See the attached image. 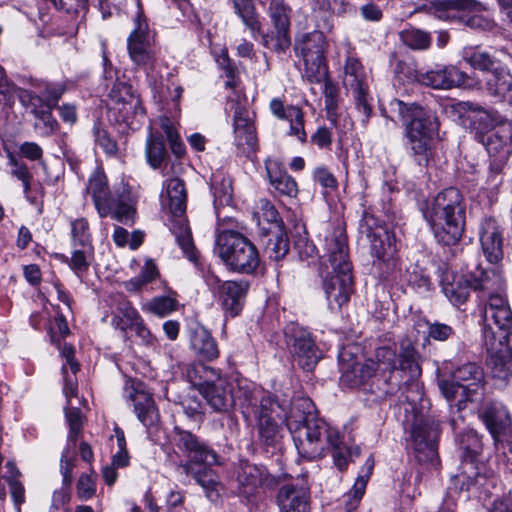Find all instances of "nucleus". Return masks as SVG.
I'll return each mask as SVG.
<instances>
[{"label": "nucleus", "mask_w": 512, "mask_h": 512, "mask_svg": "<svg viewBox=\"0 0 512 512\" xmlns=\"http://www.w3.org/2000/svg\"><path fill=\"white\" fill-rule=\"evenodd\" d=\"M39 87H42L41 94L46 100V105L53 107L57 106L58 101L66 91L64 83L43 82Z\"/></svg>", "instance_id": "052dcab7"}, {"label": "nucleus", "mask_w": 512, "mask_h": 512, "mask_svg": "<svg viewBox=\"0 0 512 512\" xmlns=\"http://www.w3.org/2000/svg\"><path fill=\"white\" fill-rule=\"evenodd\" d=\"M504 229L492 217H486L481 221L479 228L481 248L486 259L492 263H498L503 258Z\"/></svg>", "instance_id": "393cba45"}, {"label": "nucleus", "mask_w": 512, "mask_h": 512, "mask_svg": "<svg viewBox=\"0 0 512 512\" xmlns=\"http://www.w3.org/2000/svg\"><path fill=\"white\" fill-rule=\"evenodd\" d=\"M341 383L348 387H357L364 384L374 376L376 364L373 360H367L364 363L354 362L352 364L341 365Z\"/></svg>", "instance_id": "c9c22d12"}, {"label": "nucleus", "mask_w": 512, "mask_h": 512, "mask_svg": "<svg viewBox=\"0 0 512 512\" xmlns=\"http://www.w3.org/2000/svg\"><path fill=\"white\" fill-rule=\"evenodd\" d=\"M409 79L433 89H451L464 84L467 80L465 72L453 65H435L423 71L409 68Z\"/></svg>", "instance_id": "dca6fc26"}, {"label": "nucleus", "mask_w": 512, "mask_h": 512, "mask_svg": "<svg viewBox=\"0 0 512 512\" xmlns=\"http://www.w3.org/2000/svg\"><path fill=\"white\" fill-rule=\"evenodd\" d=\"M211 189L216 210L232 203L233 188L229 177L224 176L222 173H214L211 178Z\"/></svg>", "instance_id": "79ce46f5"}, {"label": "nucleus", "mask_w": 512, "mask_h": 512, "mask_svg": "<svg viewBox=\"0 0 512 512\" xmlns=\"http://www.w3.org/2000/svg\"><path fill=\"white\" fill-rule=\"evenodd\" d=\"M88 192L92 195L94 205L101 218L109 216L111 212V195L107 180L103 174H95L89 179Z\"/></svg>", "instance_id": "f704fd0d"}, {"label": "nucleus", "mask_w": 512, "mask_h": 512, "mask_svg": "<svg viewBox=\"0 0 512 512\" xmlns=\"http://www.w3.org/2000/svg\"><path fill=\"white\" fill-rule=\"evenodd\" d=\"M479 417L484 422L494 439L495 446L512 437V425L509 413L504 405L498 402H487L479 410Z\"/></svg>", "instance_id": "412c9836"}, {"label": "nucleus", "mask_w": 512, "mask_h": 512, "mask_svg": "<svg viewBox=\"0 0 512 512\" xmlns=\"http://www.w3.org/2000/svg\"><path fill=\"white\" fill-rule=\"evenodd\" d=\"M93 135L97 145H99L106 154L115 155L118 152L116 141L110 137L109 133L102 128L99 123L94 125Z\"/></svg>", "instance_id": "bf43d9fd"}, {"label": "nucleus", "mask_w": 512, "mask_h": 512, "mask_svg": "<svg viewBox=\"0 0 512 512\" xmlns=\"http://www.w3.org/2000/svg\"><path fill=\"white\" fill-rule=\"evenodd\" d=\"M325 48V36L319 30L299 35L294 44L295 54L303 58L305 65L311 63L318 68L324 61Z\"/></svg>", "instance_id": "a878e982"}, {"label": "nucleus", "mask_w": 512, "mask_h": 512, "mask_svg": "<svg viewBox=\"0 0 512 512\" xmlns=\"http://www.w3.org/2000/svg\"><path fill=\"white\" fill-rule=\"evenodd\" d=\"M390 106L405 125V136L414 161L426 167L432 157V140L438 133L437 117L415 103L408 105L398 99Z\"/></svg>", "instance_id": "39448f33"}, {"label": "nucleus", "mask_w": 512, "mask_h": 512, "mask_svg": "<svg viewBox=\"0 0 512 512\" xmlns=\"http://www.w3.org/2000/svg\"><path fill=\"white\" fill-rule=\"evenodd\" d=\"M288 430L303 458L315 460L331 449L334 464L339 470L346 468L350 450L343 444L339 432L316 415L311 399L301 398L295 402L288 418Z\"/></svg>", "instance_id": "f257e3e1"}, {"label": "nucleus", "mask_w": 512, "mask_h": 512, "mask_svg": "<svg viewBox=\"0 0 512 512\" xmlns=\"http://www.w3.org/2000/svg\"><path fill=\"white\" fill-rule=\"evenodd\" d=\"M140 314L128 301H122L113 314L111 325L123 333L127 334L128 329H132L134 322L138 320Z\"/></svg>", "instance_id": "37998d69"}, {"label": "nucleus", "mask_w": 512, "mask_h": 512, "mask_svg": "<svg viewBox=\"0 0 512 512\" xmlns=\"http://www.w3.org/2000/svg\"><path fill=\"white\" fill-rule=\"evenodd\" d=\"M6 468L8 469L9 475L5 476L4 479L8 483L13 503L17 508V511L20 512V506L25 502V488L19 481L21 473L16 465L11 461L6 463Z\"/></svg>", "instance_id": "09e8293b"}, {"label": "nucleus", "mask_w": 512, "mask_h": 512, "mask_svg": "<svg viewBox=\"0 0 512 512\" xmlns=\"http://www.w3.org/2000/svg\"><path fill=\"white\" fill-rule=\"evenodd\" d=\"M239 492L250 498L256 496L261 488L273 489L279 485V478L270 475L263 466L245 463L237 476Z\"/></svg>", "instance_id": "4be33fe9"}, {"label": "nucleus", "mask_w": 512, "mask_h": 512, "mask_svg": "<svg viewBox=\"0 0 512 512\" xmlns=\"http://www.w3.org/2000/svg\"><path fill=\"white\" fill-rule=\"evenodd\" d=\"M111 212L110 216L118 222L130 225L134 223L136 215L135 203L121 196L119 199H111Z\"/></svg>", "instance_id": "de8ad7c7"}, {"label": "nucleus", "mask_w": 512, "mask_h": 512, "mask_svg": "<svg viewBox=\"0 0 512 512\" xmlns=\"http://www.w3.org/2000/svg\"><path fill=\"white\" fill-rule=\"evenodd\" d=\"M285 343L294 361L305 371H311L320 359L311 334L296 323H289L284 328Z\"/></svg>", "instance_id": "ddd939ff"}, {"label": "nucleus", "mask_w": 512, "mask_h": 512, "mask_svg": "<svg viewBox=\"0 0 512 512\" xmlns=\"http://www.w3.org/2000/svg\"><path fill=\"white\" fill-rule=\"evenodd\" d=\"M127 50L130 60L140 68L153 69L156 64V53L149 35L146 19L138 13L134 19V29L127 39Z\"/></svg>", "instance_id": "4468645a"}, {"label": "nucleus", "mask_w": 512, "mask_h": 512, "mask_svg": "<svg viewBox=\"0 0 512 512\" xmlns=\"http://www.w3.org/2000/svg\"><path fill=\"white\" fill-rule=\"evenodd\" d=\"M276 504L280 512H310L309 489L293 483L284 484L278 490Z\"/></svg>", "instance_id": "cd10ccee"}, {"label": "nucleus", "mask_w": 512, "mask_h": 512, "mask_svg": "<svg viewBox=\"0 0 512 512\" xmlns=\"http://www.w3.org/2000/svg\"><path fill=\"white\" fill-rule=\"evenodd\" d=\"M265 168L269 182L275 190L282 195L296 196L298 191L297 183L279 161L268 159L265 161Z\"/></svg>", "instance_id": "72a5a7b5"}, {"label": "nucleus", "mask_w": 512, "mask_h": 512, "mask_svg": "<svg viewBox=\"0 0 512 512\" xmlns=\"http://www.w3.org/2000/svg\"><path fill=\"white\" fill-rule=\"evenodd\" d=\"M476 140L485 146L489 160L507 162L511 153L512 122L501 121L491 132H477Z\"/></svg>", "instance_id": "a211bd4d"}, {"label": "nucleus", "mask_w": 512, "mask_h": 512, "mask_svg": "<svg viewBox=\"0 0 512 512\" xmlns=\"http://www.w3.org/2000/svg\"><path fill=\"white\" fill-rule=\"evenodd\" d=\"M324 242L325 253L319 273L328 307L332 312H337L349 302L354 291L345 229L340 226L333 228L325 236Z\"/></svg>", "instance_id": "f03ea898"}, {"label": "nucleus", "mask_w": 512, "mask_h": 512, "mask_svg": "<svg viewBox=\"0 0 512 512\" xmlns=\"http://www.w3.org/2000/svg\"><path fill=\"white\" fill-rule=\"evenodd\" d=\"M427 340L445 342L455 335V330L448 324L439 321H426Z\"/></svg>", "instance_id": "13d9d810"}, {"label": "nucleus", "mask_w": 512, "mask_h": 512, "mask_svg": "<svg viewBox=\"0 0 512 512\" xmlns=\"http://www.w3.org/2000/svg\"><path fill=\"white\" fill-rule=\"evenodd\" d=\"M488 339L484 340L487 350V365L489 366L494 378L507 380L512 375V348L510 340H505V336H499L494 339L488 334Z\"/></svg>", "instance_id": "6ab92c4d"}, {"label": "nucleus", "mask_w": 512, "mask_h": 512, "mask_svg": "<svg viewBox=\"0 0 512 512\" xmlns=\"http://www.w3.org/2000/svg\"><path fill=\"white\" fill-rule=\"evenodd\" d=\"M453 379L471 391L470 386L479 387L484 380V372L476 363H466L459 366L452 374Z\"/></svg>", "instance_id": "c03bdc74"}, {"label": "nucleus", "mask_w": 512, "mask_h": 512, "mask_svg": "<svg viewBox=\"0 0 512 512\" xmlns=\"http://www.w3.org/2000/svg\"><path fill=\"white\" fill-rule=\"evenodd\" d=\"M459 22L465 24L471 29L491 31L495 27L493 19L480 14H461Z\"/></svg>", "instance_id": "e2e57ef3"}, {"label": "nucleus", "mask_w": 512, "mask_h": 512, "mask_svg": "<svg viewBox=\"0 0 512 512\" xmlns=\"http://www.w3.org/2000/svg\"><path fill=\"white\" fill-rule=\"evenodd\" d=\"M462 58L472 68L477 70L489 71L491 73L496 68L494 58L489 53L475 47H465L462 50Z\"/></svg>", "instance_id": "49530a36"}, {"label": "nucleus", "mask_w": 512, "mask_h": 512, "mask_svg": "<svg viewBox=\"0 0 512 512\" xmlns=\"http://www.w3.org/2000/svg\"><path fill=\"white\" fill-rule=\"evenodd\" d=\"M397 356L395 349L387 346L379 347L375 352L376 368L383 372L397 370Z\"/></svg>", "instance_id": "6e6d98bb"}, {"label": "nucleus", "mask_w": 512, "mask_h": 512, "mask_svg": "<svg viewBox=\"0 0 512 512\" xmlns=\"http://www.w3.org/2000/svg\"><path fill=\"white\" fill-rule=\"evenodd\" d=\"M301 398L280 401L276 396L264 391H256L250 397H246V408L256 418L259 439L264 446L276 447L280 443L283 428L276 418L285 419L288 427V418L294 409L295 402Z\"/></svg>", "instance_id": "423d86ee"}, {"label": "nucleus", "mask_w": 512, "mask_h": 512, "mask_svg": "<svg viewBox=\"0 0 512 512\" xmlns=\"http://www.w3.org/2000/svg\"><path fill=\"white\" fill-rule=\"evenodd\" d=\"M271 113L280 120L289 123L288 135L296 137L302 144L307 142V133L305 131L304 112L298 106H285L279 98H273L270 101Z\"/></svg>", "instance_id": "c85d7f7f"}, {"label": "nucleus", "mask_w": 512, "mask_h": 512, "mask_svg": "<svg viewBox=\"0 0 512 512\" xmlns=\"http://www.w3.org/2000/svg\"><path fill=\"white\" fill-rule=\"evenodd\" d=\"M365 466V474L360 475L351 490L343 496L344 509L346 512H355L365 493L367 482L374 467V461L371 457L367 459Z\"/></svg>", "instance_id": "ea45409f"}, {"label": "nucleus", "mask_w": 512, "mask_h": 512, "mask_svg": "<svg viewBox=\"0 0 512 512\" xmlns=\"http://www.w3.org/2000/svg\"><path fill=\"white\" fill-rule=\"evenodd\" d=\"M343 85L350 91L355 100L357 110L363 115V122H367L372 107L369 100L367 77L363 65L354 56H348L344 64Z\"/></svg>", "instance_id": "2eb2a0df"}, {"label": "nucleus", "mask_w": 512, "mask_h": 512, "mask_svg": "<svg viewBox=\"0 0 512 512\" xmlns=\"http://www.w3.org/2000/svg\"><path fill=\"white\" fill-rule=\"evenodd\" d=\"M189 345L200 361H213L219 357L216 340L210 331L201 325L189 329Z\"/></svg>", "instance_id": "7c9ffc66"}, {"label": "nucleus", "mask_w": 512, "mask_h": 512, "mask_svg": "<svg viewBox=\"0 0 512 512\" xmlns=\"http://www.w3.org/2000/svg\"><path fill=\"white\" fill-rule=\"evenodd\" d=\"M257 208L258 211L256 214L267 221L271 225L270 228H272V230H276L277 225L283 226L279 213L271 202L266 199H260Z\"/></svg>", "instance_id": "680f3d73"}, {"label": "nucleus", "mask_w": 512, "mask_h": 512, "mask_svg": "<svg viewBox=\"0 0 512 512\" xmlns=\"http://www.w3.org/2000/svg\"><path fill=\"white\" fill-rule=\"evenodd\" d=\"M401 39L405 45L412 49L424 50L431 44L429 33L419 29H407L401 33Z\"/></svg>", "instance_id": "5fc2aeb1"}, {"label": "nucleus", "mask_w": 512, "mask_h": 512, "mask_svg": "<svg viewBox=\"0 0 512 512\" xmlns=\"http://www.w3.org/2000/svg\"><path fill=\"white\" fill-rule=\"evenodd\" d=\"M471 111L477 112L475 118L472 121V130L474 137L476 138L477 132L488 133L494 130L501 121H499L496 115L491 112L483 110L480 106L475 104H468Z\"/></svg>", "instance_id": "8fccbe9b"}, {"label": "nucleus", "mask_w": 512, "mask_h": 512, "mask_svg": "<svg viewBox=\"0 0 512 512\" xmlns=\"http://www.w3.org/2000/svg\"><path fill=\"white\" fill-rule=\"evenodd\" d=\"M418 409L409 405L405 407L406 413L412 414L411 439L414 451L420 462H434L438 457V439L440 427L434 416L424 413V404Z\"/></svg>", "instance_id": "9d476101"}, {"label": "nucleus", "mask_w": 512, "mask_h": 512, "mask_svg": "<svg viewBox=\"0 0 512 512\" xmlns=\"http://www.w3.org/2000/svg\"><path fill=\"white\" fill-rule=\"evenodd\" d=\"M176 307L177 301L167 296L153 298L145 305L147 311L159 317L169 315Z\"/></svg>", "instance_id": "4d7b16f0"}, {"label": "nucleus", "mask_w": 512, "mask_h": 512, "mask_svg": "<svg viewBox=\"0 0 512 512\" xmlns=\"http://www.w3.org/2000/svg\"><path fill=\"white\" fill-rule=\"evenodd\" d=\"M495 448L500 453V459L505 468L512 473V436L499 444L497 443Z\"/></svg>", "instance_id": "774afa93"}, {"label": "nucleus", "mask_w": 512, "mask_h": 512, "mask_svg": "<svg viewBox=\"0 0 512 512\" xmlns=\"http://www.w3.org/2000/svg\"><path fill=\"white\" fill-rule=\"evenodd\" d=\"M71 245L73 248L79 245H93L89 223L86 218H77L70 221Z\"/></svg>", "instance_id": "864d4df0"}, {"label": "nucleus", "mask_w": 512, "mask_h": 512, "mask_svg": "<svg viewBox=\"0 0 512 512\" xmlns=\"http://www.w3.org/2000/svg\"><path fill=\"white\" fill-rule=\"evenodd\" d=\"M421 212L437 243L454 246L461 241L466 225V204L457 188L442 190L421 206Z\"/></svg>", "instance_id": "7ed1b4c3"}, {"label": "nucleus", "mask_w": 512, "mask_h": 512, "mask_svg": "<svg viewBox=\"0 0 512 512\" xmlns=\"http://www.w3.org/2000/svg\"><path fill=\"white\" fill-rule=\"evenodd\" d=\"M163 209L171 214L169 229L183 254L192 262L197 260V252L192 239V233L185 217L187 192L184 181L172 177L164 181L160 195Z\"/></svg>", "instance_id": "0eeeda50"}, {"label": "nucleus", "mask_w": 512, "mask_h": 512, "mask_svg": "<svg viewBox=\"0 0 512 512\" xmlns=\"http://www.w3.org/2000/svg\"><path fill=\"white\" fill-rule=\"evenodd\" d=\"M472 289L486 291L488 295L492 293L504 292L506 283L500 273L494 269L476 268L471 272Z\"/></svg>", "instance_id": "e433bc0d"}, {"label": "nucleus", "mask_w": 512, "mask_h": 512, "mask_svg": "<svg viewBox=\"0 0 512 512\" xmlns=\"http://www.w3.org/2000/svg\"><path fill=\"white\" fill-rule=\"evenodd\" d=\"M19 99L24 106L30 109L31 114L34 113V110H39L46 106V100L42 94L37 95L36 93L29 90H21Z\"/></svg>", "instance_id": "0e129e2a"}, {"label": "nucleus", "mask_w": 512, "mask_h": 512, "mask_svg": "<svg viewBox=\"0 0 512 512\" xmlns=\"http://www.w3.org/2000/svg\"><path fill=\"white\" fill-rule=\"evenodd\" d=\"M459 450L462 453V471L452 478L454 487L460 491L478 490L485 486L492 475L484 463L478 461L483 450L481 437L472 429L460 433L458 438Z\"/></svg>", "instance_id": "1a4fd4ad"}, {"label": "nucleus", "mask_w": 512, "mask_h": 512, "mask_svg": "<svg viewBox=\"0 0 512 512\" xmlns=\"http://www.w3.org/2000/svg\"><path fill=\"white\" fill-rule=\"evenodd\" d=\"M175 444L187 460L178 465V470L191 476L205 491L210 500L218 498L220 485L213 465H221L220 456L202 439L190 431L175 428Z\"/></svg>", "instance_id": "20e7f679"}, {"label": "nucleus", "mask_w": 512, "mask_h": 512, "mask_svg": "<svg viewBox=\"0 0 512 512\" xmlns=\"http://www.w3.org/2000/svg\"><path fill=\"white\" fill-rule=\"evenodd\" d=\"M484 320L483 339L487 340L488 334L494 339L499 336H505V340H510L512 336V310L510 307H504L499 311L482 313Z\"/></svg>", "instance_id": "2f4dec72"}, {"label": "nucleus", "mask_w": 512, "mask_h": 512, "mask_svg": "<svg viewBox=\"0 0 512 512\" xmlns=\"http://www.w3.org/2000/svg\"><path fill=\"white\" fill-rule=\"evenodd\" d=\"M182 373L193 386L198 387L199 392L204 382H210L219 374L214 368L202 363L187 364L182 368Z\"/></svg>", "instance_id": "a18cd8bd"}, {"label": "nucleus", "mask_w": 512, "mask_h": 512, "mask_svg": "<svg viewBox=\"0 0 512 512\" xmlns=\"http://www.w3.org/2000/svg\"><path fill=\"white\" fill-rule=\"evenodd\" d=\"M289 248V238L282 225H277L276 230L268 229L264 252L270 260H282L288 254Z\"/></svg>", "instance_id": "58836bf2"}, {"label": "nucleus", "mask_w": 512, "mask_h": 512, "mask_svg": "<svg viewBox=\"0 0 512 512\" xmlns=\"http://www.w3.org/2000/svg\"><path fill=\"white\" fill-rule=\"evenodd\" d=\"M145 153L147 161L152 168L156 169L161 166L167 155V151L160 135L149 134L146 141Z\"/></svg>", "instance_id": "3c124183"}, {"label": "nucleus", "mask_w": 512, "mask_h": 512, "mask_svg": "<svg viewBox=\"0 0 512 512\" xmlns=\"http://www.w3.org/2000/svg\"><path fill=\"white\" fill-rule=\"evenodd\" d=\"M324 87L323 93L325 97V107L328 112H331L337 108V86L327 77L326 73H323Z\"/></svg>", "instance_id": "338daca9"}, {"label": "nucleus", "mask_w": 512, "mask_h": 512, "mask_svg": "<svg viewBox=\"0 0 512 512\" xmlns=\"http://www.w3.org/2000/svg\"><path fill=\"white\" fill-rule=\"evenodd\" d=\"M215 252L232 272L250 275L260 265L256 246L245 235L235 230H223L217 235Z\"/></svg>", "instance_id": "6e6552de"}, {"label": "nucleus", "mask_w": 512, "mask_h": 512, "mask_svg": "<svg viewBox=\"0 0 512 512\" xmlns=\"http://www.w3.org/2000/svg\"><path fill=\"white\" fill-rule=\"evenodd\" d=\"M481 5L473 0H431L428 6L422 8L428 14L442 21L455 22L465 10L479 11Z\"/></svg>", "instance_id": "c756f323"}, {"label": "nucleus", "mask_w": 512, "mask_h": 512, "mask_svg": "<svg viewBox=\"0 0 512 512\" xmlns=\"http://www.w3.org/2000/svg\"><path fill=\"white\" fill-rule=\"evenodd\" d=\"M215 284V297L226 316L232 318L238 316L244 306L245 298L249 290V282L246 280L221 281L215 278Z\"/></svg>", "instance_id": "aec40b11"}, {"label": "nucleus", "mask_w": 512, "mask_h": 512, "mask_svg": "<svg viewBox=\"0 0 512 512\" xmlns=\"http://www.w3.org/2000/svg\"><path fill=\"white\" fill-rule=\"evenodd\" d=\"M360 231L368 238L372 254L384 261L395 250L386 227L370 213H364L360 222Z\"/></svg>", "instance_id": "5701e85b"}, {"label": "nucleus", "mask_w": 512, "mask_h": 512, "mask_svg": "<svg viewBox=\"0 0 512 512\" xmlns=\"http://www.w3.org/2000/svg\"><path fill=\"white\" fill-rule=\"evenodd\" d=\"M397 369L408 374L409 379L405 382L402 392L406 405L415 409V404L423 400V388L418 382L421 375V367L417 361V351L409 339L400 343V352L397 356Z\"/></svg>", "instance_id": "f8f14e48"}, {"label": "nucleus", "mask_w": 512, "mask_h": 512, "mask_svg": "<svg viewBox=\"0 0 512 512\" xmlns=\"http://www.w3.org/2000/svg\"><path fill=\"white\" fill-rule=\"evenodd\" d=\"M441 283L444 294L452 304L459 306L467 301L470 289H472L471 273L468 276L455 275L451 281L446 275Z\"/></svg>", "instance_id": "4c0bfd02"}, {"label": "nucleus", "mask_w": 512, "mask_h": 512, "mask_svg": "<svg viewBox=\"0 0 512 512\" xmlns=\"http://www.w3.org/2000/svg\"><path fill=\"white\" fill-rule=\"evenodd\" d=\"M94 259L93 245H79L73 248L69 266L76 273H84L88 271Z\"/></svg>", "instance_id": "603ef678"}, {"label": "nucleus", "mask_w": 512, "mask_h": 512, "mask_svg": "<svg viewBox=\"0 0 512 512\" xmlns=\"http://www.w3.org/2000/svg\"><path fill=\"white\" fill-rule=\"evenodd\" d=\"M109 114L119 124H125L131 130L139 129L145 118V109L140 96L132 86L116 78L110 92Z\"/></svg>", "instance_id": "9b49d317"}, {"label": "nucleus", "mask_w": 512, "mask_h": 512, "mask_svg": "<svg viewBox=\"0 0 512 512\" xmlns=\"http://www.w3.org/2000/svg\"><path fill=\"white\" fill-rule=\"evenodd\" d=\"M96 492L95 481L91 475L82 474L77 482V495L81 500L90 499Z\"/></svg>", "instance_id": "69168bd1"}, {"label": "nucleus", "mask_w": 512, "mask_h": 512, "mask_svg": "<svg viewBox=\"0 0 512 512\" xmlns=\"http://www.w3.org/2000/svg\"><path fill=\"white\" fill-rule=\"evenodd\" d=\"M234 143L242 155L252 158L257 149V136L250 111L235 104L233 116Z\"/></svg>", "instance_id": "f3484780"}, {"label": "nucleus", "mask_w": 512, "mask_h": 512, "mask_svg": "<svg viewBox=\"0 0 512 512\" xmlns=\"http://www.w3.org/2000/svg\"><path fill=\"white\" fill-rule=\"evenodd\" d=\"M233 386L220 373L210 382H204L201 386V395L215 412H228L234 404Z\"/></svg>", "instance_id": "b1692460"}, {"label": "nucleus", "mask_w": 512, "mask_h": 512, "mask_svg": "<svg viewBox=\"0 0 512 512\" xmlns=\"http://www.w3.org/2000/svg\"><path fill=\"white\" fill-rule=\"evenodd\" d=\"M486 91L497 101L512 104V75L504 68H495L486 79Z\"/></svg>", "instance_id": "473e14b6"}, {"label": "nucleus", "mask_w": 512, "mask_h": 512, "mask_svg": "<svg viewBox=\"0 0 512 512\" xmlns=\"http://www.w3.org/2000/svg\"><path fill=\"white\" fill-rule=\"evenodd\" d=\"M232 2L235 13L241 18L243 24L255 39L261 33L262 24L253 0H232Z\"/></svg>", "instance_id": "a19ab883"}, {"label": "nucleus", "mask_w": 512, "mask_h": 512, "mask_svg": "<svg viewBox=\"0 0 512 512\" xmlns=\"http://www.w3.org/2000/svg\"><path fill=\"white\" fill-rule=\"evenodd\" d=\"M126 398L133 403L137 418L145 427H153L158 423L160 416L154 399L142 384L126 388Z\"/></svg>", "instance_id": "bb28decb"}]
</instances>
